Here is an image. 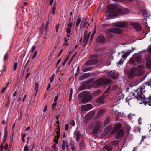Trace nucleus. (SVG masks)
<instances>
[{"instance_id": "nucleus-6", "label": "nucleus", "mask_w": 151, "mask_h": 151, "mask_svg": "<svg viewBox=\"0 0 151 151\" xmlns=\"http://www.w3.org/2000/svg\"><path fill=\"white\" fill-rule=\"evenodd\" d=\"M124 132L123 129H120L116 133V139H118L122 137L124 135Z\"/></svg>"}, {"instance_id": "nucleus-53", "label": "nucleus", "mask_w": 151, "mask_h": 151, "mask_svg": "<svg viewBox=\"0 0 151 151\" xmlns=\"http://www.w3.org/2000/svg\"><path fill=\"white\" fill-rule=\"evenodd\" d=\"M107 36L110 38L112 37H113V35L112 33H108L107 34Z\"/></svg>"}, {"instance_id": "nucleus-17", "label": "nucleus", "mask_w": 151, "mask_h": 151, "mask_svg": "<svg viewBox=\"0 0 151 151\" xmlns=\"http://www.w3.org/2000/svg\"><path fill=\"white\" fill-rule=\"evenodd\" d=\"M89 35L90 33L88 34L87 32H86L85 33L83 41L85 43V44H86V43L87 42L88 39L89 37Z\"/></svg>"}, {"instance_id": "nucleus-3", "label": "nucleus", "mask_w": 151, "mask_h": 151, "mask_svg": "<svg viewBox=\"0 0 151 151\" xmlns=\"http://www.w3.org/2000/svg\"><path fill=\"white\" fill-rule=\"evenodd\" d=\"M111 82L109 79L104 80L103 79H99L95 81V84L96 86H101L103 84H107Z\"/></svg>"}, {"instance_id": "nucleus-35", "label": "nucleus", "mask_w": 151, "mask_h": 151, "mask_svg": "<svg viewBox=\"0 0 151 151\" xmlns=\"http://www.w3.org/2000/svg\"><path fill=\"white\" fill-rule=\"evenodd\" d=\"M81 19L80 18H78L77 19L76 22V26H78L79 25L81 22Z\"/></svg>"}, {"instance_id": "nucleus-34", "label": "nucleus", "mask_w": 151, "mask_h": 151, "mask_svg": "<svg viewBox=\"0 0 151 151\" xmlns=\"http://www.w3.org/2000/svg\"><path fill=\"white\" fill-rule=\"evenodd\" d=\"M142 15L144 16V19H146L145 17H146V15H147V11L145 10H143L142 12Z\"/></svg>"}, {"instance_id": "nucleus-50", "label": "nucleus", "mask_w": 151, "mask_h": 151, "mask_svg": "<svg viewBox=\"0 0 151 151\" xmlns=\"http://www.w3.org/2000/svg\"><path fill=\"white\" fill-rule=\"evenodd\" d=\"M52 148L53 149V150H56V145L55 144H54L52 146ZM57 150H58L57 149Z\"/></svg>"}, {"instance_id": "nucleus-11", "label": "nucleus", "mask_w": 151, "mask_h": 151, "mask_svg": "<svg viewBox=\"0 0 151 151\" xmlns=\"http://www.w3.org/2000/svg\"><path fill=\"white\" fill-rule=\"evenodd\" d=\"M137 70L135 68H133L127 73V75L129 78H132L135 75V71Z\"/></svg>"}, {"instance_id": "nucleus-57", "label": "nucleus", "mask_w": 151, "mask_h": 151, "mask_svg": "<svg viewBox=\"0 0 151 151\" xmlns=\"http://www.w3.org/2000/svg\"><path fill=\"white\" fill-rule=\"evenodd\" d=\"M58 94H57V95L55 97V99H54V102H56L57 101L58 99Z\"/></svg>"}, {"instance_id": "nucleus-43", "label": "nucleus", "mask_w": 151, "mask_h": 151, "mask_svg": "<svg viewBox=\"0 0 151 151\" xmlns=\"http://www.w3.org/2000/svg\"><path fill=\"white\" fill-rule=\"evenodd\" d=\"M114 51L112 50H110L108 52V54L109 55H111L114 53Z\"/></svg>"}, {"instance_id": "nucleus-4", "label": "nucleus", "mask_w": 151, "mask_h": 151, "mask_svg": "<svg viewBox=\"0 0 151 151\" xmlns=\"http://www.w3.org/2000/svg\"><path fill=\"white\" fill-rule=\"evenodd\" d=\"M118 73L115 70L111 71L108 72L109 76L113 79H116L118 77Z\"/></svg>"}, {"instance_id": "nucleus-31", "label": "nucleus", "mask_w": 151, "mask_h": 151, "mask_svg": "<svg viewBox=\"0 0 151 151\" xmlns=\"http://www.w3.org/2000/svg\"><path fill=\"white\" fill-rule=\"evenodd\" d=\"M132 57L131 58L129 61V63L131 65H134L135 64V61L132 58Z\"/></svg>"}, {"instance_id": "nucleus-27", "label": "nucleus", "mask_w": 151, "mask_h": 151, "mask_svg": "<svg viewBox=\"0 0 151 151\" xmlns=\"http://www.w3.org/2000/svg\"><path fill=\"white\" fill-rule=\"evenodd\" d=\"M97 102L98 103H102L104 102V98L103 97H100L97 100Z\"/></svg>"}, {"instance_id": "nucleus-45", "label": "nucleus", "mask_w": 151, "mask_h": 151, "mask_svg": "<svg viewBox=\"0 0 151 151\" xmlns=\"http://www.w3.org/2000/svg\"><path fill=\"white\" fill-rule=\"evenodd\" d=\"M111 86H109L107 88L105 91L104 93H107L109 91Z\"/></svg>"}, {"instance_id": "nucleus-55", "label": "nucleus", "mask_w": 151, "mask_h": 151, "mask_svg": "<svg viewBox=\"0 0 151 151\" xmlns=\"http://www.w3.org/2000/svg\"><path fill=\"white\" fill-rule=\"evenodd\" d=\"M56 9V8L54 6L53 7L52 10V13L53 14H55V12Z\"/></svg>"}, {"instance_id": "nucleus-5", "label": "nucleus", "mask_w": 151, "mask_h": 151, "mask_svg": "<svg viewBox=\"0 0 151 151\" xmlns=\"http://www.w3.org/2000/svg\"><path fill=\"white\" fill-rule=\"evenodd\" d=\"M122 127V125L120 123H118L115 125L112 131L111 132V134H113Z\"/></svg>"}, {"instance_id": "nucleus-64", "label": "nucleus", "mask_w": 151, "mask_h": 151, "mask_svg": "<svg viewBox=\"0 0 151 151\" xmlns=\"http://www.w3.org/2000/svg\"><path fill=\"white\" fill-rule=\"evenodd\" d=\"M147 65L149 68L151 67V62H149L147 63Z\"/></svg>"}, {"instance_id": "nucleus-62", "label": "nucleus", "mask_w": 151, "mask_h": 151, "mask_svg": "<svg viewBox=\"0 0 151 151\" xmlns=\"http://www.w3.org/2000/svg\"><path fill=\"white\" fill-rule=\"evenodd\" d=\"M47 108V105H45L43 109V111L45 112L46 111Z\"/></svg>"}, {"instance_id": "nucleus-30", "label": "nucleus", "mask_w": 151, "mask_h": 151, "mask_svg": "<svg viewBox=\"0 0 151 151\" xmlns=\"http://www.w3.org/2000/svg\"><path fill=\"white\" fill-rule=\"evenodd\" d=\"M88 22H82L80 24V26L81 27H85L88 23Z\"/></svg>"}, {"instance_id": "nucleus-47", "label": "nucleus", "mask_w": 151, "mask_h": 151, "mask_svg": "<svg viewBox=\"0 0 151 151\" xmlns=\"http://www.w3.org/2000/svg\"><path fill=\"white\" fill-rule=\"evenodd\" d=\"M24 151H28V148L27 145H26L24 148Z\"/></svg>"}, {"instance_id": "nucleus-8", "label": "nucleus", "mask_w": 151, "mask_h": 151, "mask_svg": "<svg viewBox=\"0 0 151 151\" xmlns=\"http://www.w3.org/2000/svg\"><path fill=\"white\" fill-rule=\"evenodd\" d=\"M105 40L104 36L102 35H100L97 37L96 41L98 43H102L105 42Z\"/></svg>"}, {"instance_id": "nucleus-32", "label": "nucleus", "mask_w": 151, "mask_h": 151, "mask_svg": "<svg viewBox=\"0 0 151 151\" xmlns=\"http://www.w3.org/2000/svg\"><path fill=\"white\" fill-rule=\"evenodd\" d=\"M65 142L64 140L62 141V148L63 150H64L65 149Z\"/></svg>"}, {"instance_id": "nucleus-49", "label": "nucleus", "mask_w": 151, "mask_h": 151, "mask_svg": "<svg viewBox=\"0 0 151 151\" xmlns=\"http://www.w3.org/2000/svg\"><path fill=\"white\" fill-rule=\"evenodd\" d=\"M17 62L15 63L14 64V70H15L17 69Z\"/></svg>"}, {"instance_id": "nucleus-2", "label": "nucleus", "mask_w": 151, "mask_h": 151, "mask_svg": "<svg viewBox=\"0 0 151 151\" xmlns=\"http://www.w3.org/2000/svg\"><path fill=\"white\" fill-rule=\"evenodd\" d=\"M134 49L132 48V49L131 50H128L127 52L123 53V54L122 55V58L121 60H119L117 63L118 64H120L122 63L124 61V60L126 59V58L134 50Z\"/></svg>"}, {"instance_id": "nucleus-40", "label": "nucleus", "mask_w": 151, "mask_h": 151, "mask_svg": "<svg viewBox=\"0 0 151 151\" xmlns=\"http://www.w3.org/2000/svg\"><path fill=\"white\" fill-rule=\"evenodd\" d=\"M21 136L22 138V140L23 141V142L24 143L25 142V140L24 139V138L26 136V135L25 134H22Z\"/></svg>"}, {"instance_id": "nucleus-63", "label": "nucleus", "mask_w": 151, "mask_h": 151, "mask_svg": "<svg viewBox=\"0 0 151 151\" xmlns=\"http://www.w3.org/2000/svg\"><path fill=\"white\" fill-rule=\"evenodd\" d=\"M69 127V125L68 124H66L65 125V130L67 131L68 130V127Z\"/></svg>"}, {"instance_id": "nucleus-61", "label": "nucleus", "mask_w": 151, "mask_h": 151, "mask_svg": "<svg viewBox=\"0 0 151 151\" xmlns=\"http://www.w3.org/2000/svg\"><path fill=\"white\" fill-rule=\"evenodd\" d=\"M70 145L71 146V149L72 150H75L76 147H75V146H74L73 144H71V145Z\"/></svg>"}, {"instance_id": "nucleus-44", "label": "nucleus", "mask_w": 151, "mask_h": 151, "mask_svg": "<svg viewBox=\"0 0 151 151\" xmlns=\"http://www.w3.org/2000/svg\"><path fill=\"white\" fill-rule=\"evenodd\" d=\"M60 25L59 24H57L55 26V30L56 32H57L58 31Z\"/></svg>"}, {"instance_id": "nucleus-42", "label": "nucleus", "mask_w": 151, "mask_h": 151, "mask_svg": "<svg viewBox=\"0 0 151 151\" xmlns=\"http://www.w3.org/2000/svg\"><path fill=\"white\" fill-rule=\"evenodd\" d=\"M134 115H133L132 114L130 113L128 115V117L129 119L131 120L132 119L133 116H134Z\"/></svg>"}, {"instance_id": "nucleus-51", "label": "nucleus", "mask_w": 151, "mask_h": 151, "mask_svg": "<svg viewBox=\"0 0 151 151\" xmlns=\"http://www.w3.org/2000/svg\"><path fill=\"white\" fill-rule=\"evenodd\" d=\"M73 25V24H72V23L70 22V23L68 25V26L70 28H71L72 27Z\"/></svg>"}, {"instance_id": "nucleus-20", "label": "nucleus", "mask_w": 151, "mask_h": 151, "mask_svg": "<svg viewBox=\"0 0 151 151\" xmlns=\"http://www.w3.org/2000/svg\"><path fill=\"white\" fill-rule=\"evenodd\" d=\"M107 8L109 10H113L116 9V6L115 4H110L108 5Z\"/></svg>"}, {"instance_id": "nucleus-39", "label": "nucleus", "mask_w": 151, "mask_h": 151, "mask_svg": "<svg viewBox=\"0 0 151 151\" xmlns=\"http://www.w3.org/2000/svg\"><path fill=\"white\" fill-rule=\"evenodd\" d=\"M105 149L107 150L110 151L112 149L111 147L106 146L105 147Z\"/></svg>"}, {"instance_id": "nucleus-54", "label": "nucleus", "mask_w": 151, "mask_h": 151, "mask_svg": "<svg viewBox=\"0 0 151 151\" xmlns=\"http://www.w3.org/2000/svg\"><path fill=\"white\" fill-rule=\"evenodd\" d=\"M57 129L58 130V131L56 132V134H57L56 136H59V137H60V129L59 128V129H58V128H57Z\"/></svg>"}, {"instance_id": "nucleus-25", "label": "nucleus", "mask_w": 151, "mask_h": 151, "mask_svg": "<svg viewBox=\"0 0 151 151\" xmlns=\"http://www.w3.org/2000/svg\"><path fill=\"white\" fill-rule=\"evenodd\" d=\"M80 147L81 149H83L84 147V141L83 140H82L81 142L80 143Z\"/></svg>"}, {"instance_id": "nucleus-36", "label": "nucleus", "mask_w": 151, "mask_h": 151, "mask_svg": "<svg viewBox=\"0 0 151 151\" xmlns=\"http://www.w3.org/2000/svg\"><path fill=\"white\" fill-rule=\"evenodd\" d=\"M55 77V74H53L50 79V81L51 83H52L53 82Z\"/></svg>"}, {"instance_id": "nucleus-23", "label": "nucleus", "mask_w": 151, "mask_h": 151, "mask_svg": "<svg viewBox=\"0 0 151 151\" xmlns=\"http://www.w3.org/2000/svg\"><path fill=\"white\" fill-rule=\"evenodd\" d=\"M64 45H68L69 44L68 43L70 41V40L69 39H67L66 37H65L64 38Z\"/></svg>"}, {"instance_id": "nucleus-14", "label": "nucleus", "mask_w": 151, "mask_h": 151, "mask_svg": "<svg viewBox=\"0 0 151 151\" xmlns=\"http://www.w3.org/2000/svg\"><path fill=\"white\" fill-rule=\"evenodd\" d=\"M141 101V102H139V103L140 104H142V103L143 102L144 104H145L146 105L148 104L149 106H151V99H146L145 101H144V99L142 101Z\"/></svg>"}, {"instance_id": "nucleus-21", "label": "nucleus", "mask_w": 151, "mask_h": 151, "mask_svg": "<svg viewBox=\"0 0 151 151\" xmlns=\"http://www.w3.org/2000/svg\"><path fill=\"white\" fill-rule=\"evenodd\" d=\"M89 97H91V96H88L86 98H83L81 99V102L83 103H85L88 102V98Z\"/></svg>"}, {"instance_id": "nucleus-10", "label": "nucleus", "mask_w": 151, "mask_h": 151, "mask_svg": "<svg viewBox=\"0 0 151 151\" xmlns=\"http://www.w3.org/2000/svg\"><path fill=\"white\" fill-rule=\"evenodd\" d=\"M109 31L110 32L117 34H120L122 32V30L119 28H112L109 29Z\"/></svg>"}, {"instance_id": "nucleus-52", "label": "nucleus", "mask_w": 151, "mask_h": 151, "mask_svg": "<svg viewBox=\"0 0 151 151\" xmlns=\"http://www.w3.org/2000/svg\"><path fill=\"white\" fill-rule=\"evenodd\" d=\"M43 28L42 27L41 29L39 31V34L40 35H42L43 34Z\"/></svg>"}, {"instance_id": "nucleus-13", "label": "nucleus", "mask_w": 151, "mask_h": 151, "mask_svg": "<svg viewBox=\"0 0 151 151\" xmlns=\"http://www.w3.org/2000/svg\"><path fill=\"white\" fill-rule=\"evenodd\" d=\"M132 58H134L135 60L138 63L140 62L142 59L141 56L137 54H134L132 56Z\"/></svg>"}, {"instance_id": "nucleus-18", "label": "nucleus", "mask_w": 151, "mask_h": 151, "mask_svg": "<svg viewBox=\"0 0 151 151\" xmlns=\"http://www.w3.org/2000/svg\"><path fill=\"white\" fill-rule=\"evenodd\" d=\"M133 25L137 30H139L141 29L140 26L138 23H134L133 24Z\"/></svg>"}, {"instance_id": "nucleus-1", "label": "nucleus", "mask_w": 151, "mask_h": 151, "mask_svg": "<svg viewBox=\"0 0 151 151\" xmlns=\"http://www.w3.org/2000/svg\"><path fill=\"white\" fill-rule=\"evenodd\" d=\"M145 85H142L139 89H138L134 92V96L132 99L128 97L127 98V100L128 104H129L130 101H133L137 100L138 101H142L145 99V96L142 94L143 92H145Z\"/></svg>"}, {"instance_id": "nucleus-12", "label": "nucleus", "mask_w": 151, "mask_h": 151, "mask_svg": "<svg viewBox=\"0 0 151 151\" xmlns=\"http://www.w3.org/2000/svg\"><path fill=\"white\" fill-rule=\"evenodd\" d=\"M95 113V112L94 111H91L85 115V119L86 120L90 119L94 116Z\"/></svg>"}, {"instance_id": "nucleus-24", "label": "nucleus", "mask_w": 151, "mask_h": 151, "mask_svg": "<svg viewBox=\"0 0 151 151\" xmlns=\"http://www.w3.org/2000/svg\"><path fill=\"white\" fill-rule=\"evenodd\" d=\"M110 121V118L109 117H107L104 120V125H106L108 124L109 122Z\"/></svg>"}, {"instance_id": "nucleus-9", "label": "nucleus", "mask_w": 151, "mask_h": 151, "mask_svg": "<svg viewBox=\"0 0 151 151\" xmlns=\"http://www.w3.org/2000/svg\"><path fill=\"white\" fill-rule=\"evenodd\" d=\"M129 12V10L127 8H124L119 9L118 11V12L121 15L126 14L128 13Z\"/></svg>"}, {"instance_id": "nucleus-15", "label": "nucleus", "mask_w": 151, "mask_h": 151, "mask_svg": "<svg viewBox=\"0 0 151 151\" xmlns=\"http://www.w3.org/2000/svg\"><path fill=\"white\" fill-rule=\"evenodd\" d=\"M126 25V23L125 22H118L115 24V26L119 27H122L125 26Z\"/></svg>"}, {"instance_id": "nucleus-19", "label": "nucleus", "mask_w": 151, "mask_h": 151, "mask_svg": "<svg viewBox=\"0 0 151 151\" xmlns=\"http://www.w3.org/2000/svg\"><path fill=\"white\" fill-rule=\"evenodd\" d=\"M8 132L7 130V128L6 127L5 129L4 130V139H3V143H4L6 141V139L7 138V135H8Z\"/></svg>"}, {"instance_id": "nucleus-22", "label": "nucleus", "mask_w": 151, "mask_h": 151, "mask_svg": "<svg viewBox=\"0 0 151 151\" xmlns=\"http://www.w3.org/2000/svg\"><path fill=\"white\" fill-rule=\"evenodd\" d=\"M119 14V13L118 12V11L117 12L112 11L110 15L112 16H117Z\"/></svg>"}, {"instance_id": "nucleus-26", "label": "nucleus", "mask_w": 151, "mask_h": 151, "mask_svg": "<svg viewBox=\"0 0 151 151\" xmlns=\"http://www.w3.org/2000/svg\"><path fill=\"white\" fill-rule=\"evenodd\" d=\"M105 112V110L104 109H101L99 110L98 113V114L99 116H101Z\"/></svg>"}, {"instance_id": "nucleus-38", "label": "nucleus", "mask_w": 151, "mask_h": 151, "mask_svg": "<svg viewBox=\"0 0 151 151\" xmlns=\"http://www.w3.org/2000/svg\"><path fill=\"white\" fill-rule=\"evenodd\" d=\"M38 86H39L38 84L36 82H35V90H36V91L37 92L38 91Z\"/></svg>"}, {"instance_id": "nucleus-28", "label": "nucleus", "mask_w": 151, "mask_h": 151, "mask_svg": "<svg viewBox=\"0 0 151 151\" xmlns=\"http://www.w3.org/2000/svg\"><path fill=\"white\" fill-rule=\"evenodd\" d=\"M110 129V126H108L105 128L104 131V132H106V134H107L109 132V130Z\"/></svg>"}, {"instance_id": "nucleus-41", "label": "nucleus", "mask_w": 151, "mask_h": 151, "mask_svg": "<svg viewBox=\"0 0 151 151\" xmlns=\"http://www.w3.org/2000/svg\"><path fill=\"white\" fill-rule=\"evenodd\" d=\"M9 55L7 53H6L4 58V60H7L8 58Z\"/></svg>"}, {"instance_id": "nucleus-60", "label": "nucleus", "mask_w": 151, "mask_h": 151, "mask_svg": "<svg viewBox=\"0 0 151 151\" xmlns=\"http://www.w3.org/2000/svg\"><path fill=\"white\" fill-rule=\"evenodd\" d=\"M37 51H35V52L34 53V54H33V56L32 57V59H34L35 57L37 55Z\"/></svg>"}, {"instance_id": "nucleus-7", "label": "nucleus", "mask_w": 151, "mask_h": 151, "mask_svg": "<svg viewBox=\"0 0 151 151\" xmlns=\"http://www.w3.org/2000/svg\"><path fill=\"white\" fill-rule=\"evenodd\" d=\"M92 106L90 104L82 105L81 106V110L83 111H86L92 108Z\"/></svg>"}, {"instance_id": "nucleus-48", "label": "nucleus", "mask_w": 151, "mask_h": 151, "mask_svg": "<svg viewBox=\"0 0 151 151\" xmlns=\"http://www.w3.org/2000/svg\"><path fill=\"white\" fill-rule=\"evenodd\" d=\"M75 55H74L70 59V60H69V62L68 65H70V63H71V62L73 60V58H74V57H75Z\"/></svg>"}, {"instance_id": "nucleus-46", "label": "nucleus", "mask_w": 151, "mask_h": 151, "mask_svg": "<svg viewBox=\"0 0 151 151\" xmlns=\"http://www.w3.org/2000/svg\"><path fill=\"white\" fill-rule=\"evenodd\" d=\"M70 125L73 126L75 125V122L73 120H71L70 122Z\"/></svg>"}, {"instance_id": "nucleus-16", "label": "nucleus", "mask_w": 151, "mask_h": 151, "mask_svg": "<svg viewBox=\"0 0 151 151\" xmlns=\"http://www.w3.org/2000/svg\"><path fill=\"white\" fill-rule=\"evenodd\" d=\"M98 60L97 59H95L93 61L89 60L86 62L85 64L86 65H90L94 64L98 62Z\"/></svg>"}, {"instance_id": "nucleus-37", "label": "nucleus", "mask_w": 151, "mask_h": 151, "mask_svg": "<svg viewBox=\"0 0 151 151\" xmlns=\"http://www.w3.org/2000/svg\"><path fill=\"white\" fill-rule=\"evenodd\" d=\"M118 143L119 142L117 140L112 141L111 142V144L115 145H117Z\"/></svg>"}, {"instance_id": "nucleus-56", "label": "nucleus", "mask_w": 151, "mask_h": 151, "mask_svg": "<svg viewBox=\"0 0 151 151\" xmlns=\"http://www.w3.org/2000/svg\"><path fill=\"white\" fill-rule=\"evenodd\" d=\"M71 30L70 28H67L66 29V32L67 33H70V32Z\"/></svg>"}, {"instance_id": "nucleus-58", "label": "nucleus", "mask_w": 151, "mask_h": 151, "mask_svg": "<svg viewBox=\"0 0 151 151\" xmlns=\"http://www.w3.org/2000/svg\"><path fill=\"white\" fill-rule=\"evenodd\" d=\"M83 92L79 93L78 95V97L80 98L83 96Z\"/></svg>"}, {"instance_id": "nucleus-29", "label": "nucleus", "mask_w": 151, "mask_h": 151, "mask_svg": "<svg viewBox=\"0 0 151 151\" xmlns=\"http://www.w3.org/2000/svg\"><path fill=\"white\" fill-rule=\"evenodd\" d=\"M81 136L80 134H74V137L76 138V139L77 141H79L80 139V138Z\"/></svg>"}, {"instance_id": "nucleus-59", "label": "nucleus", "mask_w": 151, "mask_h": 151, "mask_svg": "<svg viewBox=\"0 0 151 151\" xmlns=\"http://www.w3.org/2000/svg\"><path fill=\"white\" fill-rule=\"evenodd\" d=\"M111 113H114L116 114H118V112L117 111L114 110H112Z\"/></svg>"}, {"instance_id": "nucleus-33", "label": "nucleus", "mask_w": 151, "mask_h": 151, "mask_svg": "<svg viewBox=\"0 0 151 151\" xmlns=\"http://www.w3.org/2000/svg\"><path fill=\"white\" fill-rule=\"evenodd\" d=\"M59 137L58 136H55L53 140L54 142L56 143H57L58 142V139H59Z\"/></svg>"}]
</instances>
